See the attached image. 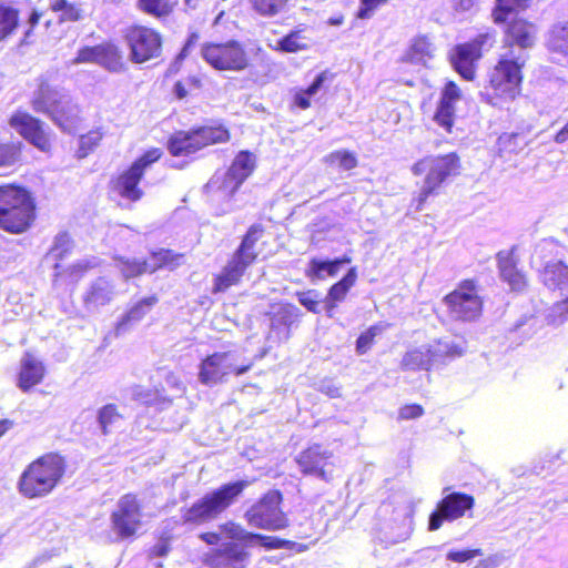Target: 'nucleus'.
I'll return each mask as SVG.
<instances>
[{"label": "nucleus", "mask_w": 568, "mask_h": 568, "mask_svg": "<svg viewBox=\"0 0 568 568\" xmlns=\"http://www.w3.org/2000/svg\"><path fill=\"white\" fill-rule=\"evenodd\" d=\"M30 105L36 113L47 115L63 132L74 134L82 128L80 105L48 79L38 81Z\"/></svg>", "instance_id": "nucleus-1"}, {"label": "nucleus", "mask_w": 568, "mask_h": 568, "mask_svg": "<svg viewBox=\"0 0 568 568\" xmlns=\"http://www.w3.org/2000/svg\"><path fill=\"white\" fill-rule=\"evenodd\" d=\"M67 471L65 458L58 453H45L22 470L18 479V491L27 499L49 496L59 486Z\"/></svg>", "instance_id": "nucleus-2"}, {"label": "nucleus", "mask_w": 568, "mask_h": 568, "mask_svg": "<svg viewBox=\"0 0 568 568\" xmlns=\"http://www.w3.org/2000/svg\"><path fill=\"white\" fill-rule=\"evenodd\" d=\"M37 219V202L24 186L0 185V229L10 234L27 232Z\"/></svg>", "instance_id": "nucleus-3"}, {"label": "nucleus", "mask_w": 568, "mask_h": 568, "mask_svg": "<svg viewBox=\"0 0 568 568\" xmlns=\"http://www.w3.org/2000/svg\"><path fill=\"white\" fill-rule=\"evenodd\" d=\"M246 483L240 480L224 484L217 489L205 494L202 498L192 504V506L183 510V523L201 525L216 519L235 501L244 491Z\"/></svg>", "instance_id": "nucleus-4"}, {"label": "nucleus", "mask_w": 568, "mask_h": 568, "mask_svg": "<svg viewBox=\"0 0 568 568\" xmlns=\"http://www.w3.org/2000/svg\"><path fill=\"white\" fill-rule=\"evenodd\" d=\"M163 155L159 148H151L139 155L130 165L110 180L109 187L119 197L136 203L144 196L141 186L148 169Z\"/></svg>", "instance_id": "nucleus-5"}, {"label": "nucleus", "mask_w": 568, "mask_h": 568, "mask_svg": "<svg viewBox=\"0 0 568 568\" xmlns=\"http://www.w3.org/2000/svg\"><path fill=\"white\" fill-rule=\"evenodd\" d=\"M122 39L129 51V60L143 64L160 59L163 53V34L154 27L133 22L122 29Z\"/></svg>", "instance_id": "nucleus-6"}, {"label": "nucleus", "mask_w": 568, "mask_h": 568, "mask_svg": "<svg viewBox=\"0 0 568 568\" xmlns=\"http://www.w3.org/2000/svg\"><path fill=\"white\" fill-rule=\"evenodd\" d=\"M523 65L519 58H503L498 62L489 75V87L486 88L490 104L500 105L501 102L513 101L519 94Z\"/></svg>", "instance_id": "nucleus-7"}, {"label": "nucleus", "mask_w": 568, "mask_h": 568, "mask_svg": "<svg viewBox=\"0 0 568 568\" xmlns=\"http://www.w3.org/2000/svg\"><path fill=\"white\" fill-rule=\"evenodd\" d=\"M143 503L138 494L122 495L110 514L111 530L118 540H134L143 527Z\"/></svg>", "instance_id": "nucleus-8"}, {"label": "nucleus", "mask_w": 568, "mask_h": 568, "mask_svg": "<svg viewBox=\"0 0 568 568\" xmlns=\"http://www.w3.org/2000/svg\"><path fill=\"white\" fill-rule=\"evenodd\" d=\"M459 168V159L455 153L443 156H427L412 168L414 175L426 173L424 184L418 195L417 209L420 210L427 197L452 175H455Z\"/></svg>", "instance_id": "nucleus-9"}, {"label": "nucleus", "mask_w": 568, "mask_h": 568, "mask_svg": "<svg viewBox=\"0 0 568 568\" xmlns=\"http://www.w3.org/2000/svg\"><path fill=\"white\" fill-rule=\"evenodd\" d=\"M8 123L26 142L37 150L49 153L53 150L57 136L40 118L26 110L14 111Z\"/></svg>", "instance_id": "nucleus-10"}, {"label": "nucleus", "mask_w": 568, "mask_h": 568, "mask_svg": "<svg viewBox=\"0 0 568 568\" xmlns=\"http://www.w3.org/2000/svg\"><path fill=\"white\" fill-rule=\"evenodd\" d=\"M129 57L114 41H103L94 45H83L73 59L75 64H97L111 73H122L128 70Z\"/></svg>", "instance_id": "nucleus-11"}, {"label": "nucleus", "mask_w": 568, "mask_h": 568, "mask_svg": "<svg viewBox=\"0 0 568 568\" xmlns=\"http://www.w3.org/2000/svg\"><path fill=\"white\" fill-rule=\"evenodd\" d=\"M221 534L232 540L222 548L212 550L206 558L210 565L233 566L242 562L246 556L248 532L241 525L234 521H226L220 525Z\"/></svg>", "instance_id": "nucleus-12"}, {"label": "nucleus", "mask_w": 568, "mask_h": 568, "mask_svg": "<svg viewBox=\"0 0 568 568\" xmlns=\"http://www.w3.org/2000/svg\"><path fill=\"white\" fill-rule=\"evenodd\" d=\"M449 316L455 321L471 322L478 318L483 310V301L474 281L462 282L457 288L444 297Z\"/></svg>", "instance_id": "nucleus-13"}, {"label": "nucleus", "mask_w": 568, "mask_h": 568, "mask_svg": "<svg viewBox=\"0 0 568 568\" xmlns=\"http://www.w3.org/2000/svg\"><path fill=\"white\" fill-rule=\"evenodd\" d=\"M202 57L216 70H242L246 67L244 47L234 40L224 43L207 42L203 44Z\"/></svg>", "instance_id": "nucleus-14"}, {"label": "nucleus", "mask_w": 568, "mask_h": 568, "mask_svg": "<svg viewBox=\"0 0 568 568\" xmlns=\"http://www.w3.org/2000/svg\"><path fill=\"white\" fill-rule=\"evenodd\" d=\"M247 365H237L231 352H216L207 355L200 364L199 381L207 386L221 383L227 375H241Z\"/></svg>", "instance_id": "nucleus-15"}, {"label": "nucleus", "mask_w": 568, "mask_h": 568, "mask_svg": "<svg viewBox=\"0 0 568 568\" xmlns=\"http://www.w3.org/2000/svg\"><path fill=\"white\" fill-rule=\"evenodd\" d=\"M282 495L277 490H270L251 508V525L268 530H278L287 526V518L281 510Z\"/></svg>", "instance_id": "nucleus-16"}, {"label": "nucleus", "mask_w": 568, "mask_h": 568, "mask_svg": "<svg viewBox=\"0 0 568 568\" xmlns=\"http://www.w3.org/2000/svg\"><path fill=\"white\" fill-rule=\"evenodd\" d=\"M333 453L320 444L302 450L295 458L300 470L306 476H314L324 481L333 479Z\"/></svg>", "instance_id": "nucleus-17"}, {"label": "nucleus", "mask_w": 568, "mask_h": 568, "mask_svg": "<svg viewBox=\"0 0 568 568\" xmlns=\"http://www.w3.org/2000/svg\"><path fill=\"white\" fill-rule=\"evenodd\" d=\"M474 497L463 493H452L445 496L438 504L436 509L430 514L428 520V529L437 530L444 521H454L463 517L466 510L474 507Z\"/></svg>", "instance_id": "nucleus-18"}, {"label": "nucleus", "mask_w": 568, "mask_h": 568, "mask_svg": "<svg viewBox=\"0 0 568 568\" xmlns=\"http://www.w3.org/2000/svg\"><path fill=\"white\" fill-rule=\"evenodd\" d=\"M247 243L248 233L243 236L241 245L236 250L232 260L229 261L221 273L215 275L214 285L212 288L213 294L225 292L231 286L236 285L241 281L247 266V261L245 260V250Z\"/></svg>", "instance_id": "nucleus-19"}, {"label": "nucleus", "mask_w": 568, "mask_h": 568, "mask_svg": "<svg viewBox=\"0 0 568 568\" xmlns=\"http://www.w3.org/2000/svg\"><path fill=\"white\" fill-rule=\"evenodd\" d=\"M270 338L284 342L291 337V329L301 317V311L293 304L273 305L270 313Z\"/></svg>", "instance_id": "nucleus-20"}, {"label": "nucleus", "mask_w": 568, "mask_h": 568, "mask_svg": "<svg viewBox=\"0 0 568 568\" xmlns=\"http://www.w3.org/2000/svg\"><path fill=\"white\" fill-rule=\"evenodd\" d=\"M47 375V367L33 353L26 352L20 361L17 376V386L23 393H29L42 384Z\"/></svg>", "instance_id": "nucleus-21"}, {"label": "nucleus", "mask_w": 568, "mask_h": 568, "mask_svg": "<svg viewBox=\"0 0 568 568\" xmlns=\"http://www.w3.org/2000/svg\"><path fill=\"white\" fill-rule=\"evenodd\" d=\"M166 148L172 156H189L201 151L193 128L175 131L169 136Z\"/></svg>", "instance_id": "nucleus-22"}, {"label": "nucleus", "mask_w": 568, "mask_h": 568, "mask_svg": "<svg viewBox=\"0 0 568 568\" xmlns=\"http://www.w3.org/2000/svg\"><path fill=\"white\" fill-rule=\"evenodd\" d=\"M536 32L535 24L513 18L507 28V42L517 44L523 49L530 48L535 43Z\"/></svg>", "instance_id": "nucleus-23"}, {"label": "nucleus", "mask_w": 568, "mask_h": 568, "mask_svg": "<svg viewBox=\"0 0 568 568\" xmlns=\"http://www.w3.org/2000/svg\"><path fill=\"white\" fill-rule=\"evenodd\" d=\"M185 254L175 252L171 248H158L151 251L148 257L149 274L166 268L174 271L184 264Z\"/></svg>", "instance_id": "nucleus-24"}, {"label": "nucleus", "mask_w": 568, "mask_h": 568, "mask_svg": "<svg viewBox=\"0 0 568 568\" xmlns=\"http://www.w3.org/2000/svg\"><path fill=\"white\" fill-rule=\"evenodd\" d=\"M248 176V151H241L224 175V187L233 193Z\"/></svg>", "instance_id": "nucleus-25"}, {"label": "nucleus", "mask_w": 568, "mask_h": 568, "mask_svg": "<svg viewBox=\"0 0 568 568\" xmlns=\"http://www.w3.org/2000/svg\"><path fill=\"white\" fill-rule=\"evenodd\" d=\"M474 45H457L452 63L455 70L465 79L473 80L475 74L474 64L480 58Z\"/></svg>", "instance_id": "nucleus-26"}, {"label": "nucleus", "mask_w": 568, "mask_h": 568, "mask_svg": "<svg viewBox=\"0 0 568 568\" xmlns=\"http://www.w3.org/2000/svg\"><path fill=\"white\" fill-rule=\"evenodd\" d=\"M546 43L559 61L568 62V21L555 23L548 32Z\"/></svg>", "instance_id": "nucleus-27"}, {"label": "nucleus", "mask_w": 568, "mask_h": 568, "mask_svg": "<svg viewBox=\"0 0 568 568\" xmlns=\"http://www.w3.org/2000/svg\"><path fill=\"white\" fill-rule=\"evenodd\" d=\"M541 278L548 288L568 293V266L561 261L547 263Z\"/></svg>", "instance_id": "nucleus-28"}, {"label": "nucleus", "mask_w": 568, "mask_h": 568, "mask_svg": "<svg viewBox=\"0 0 568 568\" xmlns=\"http://www.w3.org/2000/svg\"><path fill=\"white\" fill-rule=\"evenodd\" d=\"M178 7V0H136L140 12L158 21L170 19Z\"/></svg>", "instance_id": "nucleus-29"}, {"label": "nucleus", "mask_w": 568, "mask_h": 568, "mask_svg": "<svg viewBox=\"0 0 568 568\" xmlns=\"http://www.w3.org/2000/svg\"><path fill=\"white\" fill-rule=\"evenodd\" d=\"M200 150L227 142L231 138L230 131L222 124H206L193 128Z\"/></svg>", "instance_id": "nucleus-30"}, {"label": "nucleus", "mask_w": 568, "mask_h": 568, "mask_svg": "<svg viewBox=\"0 0 568 568\" xmlns=\"http://www.w3.org/2000/svg\"><path fill=\"white\" fill-rule=\"evenodd\" d=\"M497 260L501 278L509 284L511 290L521 291L526 285V280L524 274L516 268L511 255L499 252Z\"/></svg>", "instance_id": "nucleus-31"}, {"label": "nucleus", "mask_w": 568, "mask_h": 568, "mask_svg": "<svg viewBox=\"0 0 568 568\" xmlns=\"http://www.w3.org/2000/svg\"><path fill=\"white\" fill-rule=\"evenodd\" d=\"M112 285L109 281L100 277L94 281L83 295V303L87 307L106 305L112 300Z\"/></svg>", "instance_id": "nucleus-32"}, {"label": "nucleus", "mask_w": 568, "mask_h": 568, "mask_svg": "<svg viewBox=\"0 0 568 568\" xmlns=\"http://www.w3.org/2000/svg\"><path fill=\"white\" fill-rule=\"evenodd\" d=\"M49 8L53 13L58 14L60 23H75L85 18L82 6L70 0H50Z\"/></svg>", "instance_id": "nucleus-33"}, {"label": "nucleus", "mask_w": 568, "mask_h": 568, "mask_svg": "<svg viewBox=\"0 0 568 568\" xmlns=\"http://www.w3.org/2000/svg\"><path fill=\"white\" fill-rule=\"evenodd\" d=\"M333 80V74L328 71L318 73L314 81L304 90H300L294 95V103L302 110L311 106V100L315 98L324 88L325 84Z\"/></svg>", "instance_id": "nucleus-34"}, {"label": "nucleus", "mask_w": 568, "mask_h": 568, "mask_svg": "<svg viewBox=\"0 0 568 568\" xmlns=\"http://www.w3.org/2000/svg\"><path fill=\"white\" fill-rule=\"evenodd\" d=\"M433 366L445 364L447 359L462 356L463 348L449 341L438 339L433 344H426Z\"/></svg>", "instance_id": "nucleus-35"}, {"label": "nucleus", "mask_w": 568, "mask_h": 568, "mask_svg": "<svg viewBox=\"0 0 568 568\" xmlns=\"http://www.w3.org/2000/svg\"><path fill=\"white\" fill-rule=\"evenodd\" d=\"M356 280V271L355 268H351L347 274L336 284H334L326 296L325 300V310L328 316H332V312L336 306L337 302H341L345 298L348 290L354 285Z\"/></svg>", "instance_id": "nucleus-36"}, {"label": "nucleus", "mask_w": 568, "mask_h": 568, "mask_svg": "<svg viewBox=\"0 0 568 568\" xmlns=\"http://www.w3.org/2000/svg\"><path fill=\"white\" fill-rule=\"evenodd\" d=\"M433 367L426 345L407 351L400 362L404 371H429Z\"/></svg>", "instance_id": "nucleus-37"}, {"label": "nucleus", "mask_w": 568, "mask_h": 568, "mask_svg": "<svg viewBox=\"0 0 568 568\" xmlns=\"http://www.w3.org/2000/svg\"><path fill=\"white\" fill-rule=\"evenodd\" d=\"M19 22L20 10L11 3L0 2V42L17 31Z\"/></svg>", "instance_id": "nucleus-38"}, {"label": "nucleus", "mask_w": 568, "mask_h": 568, "mask_svg": "<svg viewBox=\"0 0 568 568\" xmlns=\"http://www.w3.org/2000/svg\"><path fill=\"white\" fill-rule=\"evenodd\" d=\"M204 88V78L200 74H191L178 80L173 85V93L178 100L196 95Z\"/></svg>", "instance_id": "nucleus-39"}, {"label": "nucleus", "mask_w": 568, "mask_h": 568, "mask_svg": "<svg viewBox=\"0 0 568 568\" xmlns=\"http://www.w3.org/2000/svg\"><path fill=\"white\" fill-rule=\"evenodd\" d=\"M104 138V131L102 128H94L89 130L87 133L79 135L78 149L75 155L78 159H84L95 151Z\"/></svg>", "instance_id": "nucleus-40"}, {"label": "nucleus", "mask_w": 568, "mask_h": 568, "mask_svg": "<svg viewBox=\"0 0 568 568\" xmlns=\"http://www.w3.org/2000/svg\"><path fill=\"white\" fill-rule=\"evenodd\" d=\"M116 266L125 278H134L149 274L148 258H129L124 256L115 257Z\"/></svg>", "instance_id": "nucleus-41"}, {"label": "nucleus", "mask_w": 568, "mask_h": 568, "mask_svg": "<svg viewBox=\"0 0 568 568\" xmlns=\"http://www.w3.org/2000/svg\"><path fill=\"white\" fill-rule=\"evenodd\" d=\"M433 57V45L426 37L416 38L408 52L406 53V60L412 63L426 64L427 60Z\"/></svg>", "instance_id": "nucleus-42"}, {"label": "nucleus", "mask_w": 568, "mask_h": 568, "mask_svg": "<svg viewBox=\"0 0 568 568\" xmlns=\"http://www.w3.org/2000/svg\"><path fill=\"white\" fill-rule=\"evenodd\" d=\"M529 0H496V7L493 11L494 21L505 22L516 10H524L528 7Z\"/></svg>", "instance_id": "nucleus-43"}, {"label": "nucleus", "mask_w": 568, "mask_h": 568, "mask_svg": "<svg viewBox=\"0 0 568 568\" xmlns=\"http://www.w3.org/2000/svg\"><path fill=\"white\" fill-rule=\"evenodd\" d=\"M526 145L524 138L517 133H504L498 138V153L501 158L507 154L518 153Z\"/></svg>", "instance_id": "nucleus-44"}, {"label": "nucleus", "mask_w": 568, "mask_h": 568, "mask_svg": "<svg viewBox=\"0 0 568 568\" xmlns=\"http://www.w3.org/2000/svg\"><path fill=\"white\" fill-rule=\"evenodd\" d=\"M22 144L20 142H0V168H10L21 161Z\"/></svg>", "instance_id": "nucleus-45"}, {"label": "nucleus", "mask_w": 568, "mask_h": 568, "mask_svg": "<svg viewBox=\"0 0 568 568\" xmlns=\"http://www.w3.org/2000/svg\"><path fill=\"white\" fill-rule=\"evenodd\" d=\"M121 418L122 415L115 404H106L99 409L98 420L103 434H108L110 427L115 425Z\"/></svg>", "instance_id": "nucleus-46"}, {"label": "nucleus", "mask_w": 568, "mask_h": 568, "mask_svg": "<svg viewBox=\"0 0 568 568\" xmlns=\"http://www.w3.org/2000/svg\"><path fill=\"white\" fill-rule=\"evenodd\" d=\"M159 302L156 295H151L138 301L128 312L125 318L128 321H140L146 313Z\"/></svg>", "instance_id": "nucleus-47"}, {"label": "nucleus", "mask_w": 568, "mask_h": 568, "mask_svg": "<svg viewBox=\"0 0 568 568\" xmlns=\"http://www.w3.org/2000/svg\"><path fill=\"white\" fill-rule=\"evenodd\" d=\"M455 106L447 104L446 102L438 103L437 110L434 115L435 122L444 128L447 132H450L454 123Z\"/></svg>", "instance_id": "nucleus-48"}, {"label": "nucleus", "mask_w": 568, "mask_h": 568, "mask_svg": "<svg viewBox=\"0 0 568 568\" xmlns=\"http://www.w3.org/2000/svg\"><path fill=\"white\" fill-rule=\"evenodd\" d=\"M326 161L331 164H338L339 168L346 171L357 166L355 154L345 150L332 152L326 156Z\"/></svg>", "instance_id": "nucleus-49"}, {"label": "nucleus", "mask_w": 568, "mask_h": 568, "mask_svg": "<svg viewBox=\"0 0 568 568\" xmlns=\"http://www.w3.org/2000/svg\"><path fill=\"white\" fill-rule=\"evenodd\" d=\"M287 1L288 0H253L255 10L264 16L278 13Z\"/></svg>", "instance_id": "nucleus-50"}, {"label": "nucleus", "mask_w": 568, "mask_h": 568, "mask_svg": "<svg viewBox=\"0 0 568 568\" xmlns=\"http://www.w3.org/2000/svg\"><path fill=\"white\" fill-rule=\"evenodd\" d=\"M298 302L310 312L317 314L321 311L318 310L320 294L316 291H307L297 294Z\"/></svg>", "instance_id": "nucleus-51"}, {"label": "nucleus", "mask_w": 568, "mask_h": 568, "mask_svg": "<svg viewBox=\"0 0 568 568\" xmlns=\"http://www.w3.org/2000/svg\"><path fill=\"white\" fill-rule=\"evenodd\" d=\"M481 549H467V550H452L446 555V558L455 562H465L477 556H481Z\"/></svg>", "instance_id": "nucleus-52"}, {"label": "nucleus", "mask_w": 568, "mask_h": 568, "mask_svg": "<svg viewBox=\"0 0 568 568\" xmlns=\"http://www.w3.org/2000/svg\"><path fill=\"white\" fill-rule=\"evenodd\" d=\"M460 99V90L454 82H448L442 93L440 102L454 105Z\"/></svg>", "instance_id": "nucleus-53"}, {"label": "nucleus", "mask_w": 568, "mask_h": 568, "mask_svg": "<svg viewBox=\"0 0 568 568\" xmlns=\"http://www.w3.org/2000/svg\"><path fill=\"white\" fill-rule=\"evenodd\" d=\"M317 389L331 398H338L341 396V387L333 379L321 381Z\"/></svg>", "instance_id": "nucleus-54"}, {"label": "nucleus", "mask_w": 568, "mask_h": 568, "mask_svg": "<svg viewBox=\"0 0 568 568\" xmlns=\"http://www.w3.org/2000/svg\"><path fill=\"white\" fill-rule=\"evenodd\" d=\"M423 414L424 408L420 405H405L399 409L398 418L403 420L415 419L420 417Z\"/></svg>", "instance_id": "nucleus-55"}, {"label": "nucleus", "mask_w": 568, "mask_h": 568, "mask_svg": "<svg viewBox=\"0 0 568 568\" xmlns=\"http://www.w3.org/2000/svg\"><path fill=\"white\" fill-rule=\"evenodd\" d=\"M551 323L555 325L564 324L568 318V297L554 308Z\"/></svg>", "instance_id": "nucleus-56"}, {"label": "nucleus", "mask_w": 568, "mask_h": 568, "mask_svg": "<svg viewBox=\"0 0 568 568\" xmlns=\"http://www.w3.org/2000/svg\"><path fill=\"white\" fill-rule=\"evenodd\" d=\"M494 43V34L486 32L478 34L471 42L465 43V45H474L477 54L481 55V49L484 47L490 48Z\"/></svg>", "instance_id": "nucleus-57"}, {"label": "nucleus", "mask_w": 568, "mask_h": 568, "mask_svg": "<svg viewBox=\"0 0 568 568\" xmlns=\"http://www.w3.org/2000/svg\"><path fill=\"white\" fill-rule=\"evenodd\" d=\"M280 49L285 52H297L298 50L303 49V45L298 43V38L295 33H291L286 37H284L278 42Z\"/></svg>", "instance_id": "nucleus-58"}, {"label": "nucleus", "mask_w": 568, "mask_h": 568, "mask_svg": "<svg viewBox=\"0 0 568 568\" xmlns=\"http://www.w3.org/2000/svg\"><path fill=\"white\" fill-rule=\"evenodd\" d=\"M386 0H362V6L357 12V18L368 19L372 17L374 10Z\"/></svg>", "instance_id": "nucleus-59"}, {"label": "nucleus", "mask_w": 568, "mask_h": 568, "mask_svg": "<svg viewBox=\"0 0 568 568\" xmlns=\"http://www.w3.org/2000/svg\"><path fill=\"white\" fill-rule=\"evenodd\" d=\"M251 547L253 546H265L267 548H278L281 545V541L273 537H263L261 535H256L251 532Z\"/></svg>", "instance_id": "nucleus-60"}, {"label": "nucleus", "mask_w": 568, "mask_h": 568, "mask_svg": "<svg viewBox=\"0 0 568 568\" xmlns=\"http://www.w3.org/2000/svg\"><path fill=\"white\" fill-rule=\"evenodd\" d=\"M199 41H200V33L196 31L191 32L187 36L186 41L178 55V59L182 60V59L186 58L190 54L192 48H194L199 43Z\"/></svg>", "instance_id": "nucleus-61"}, {"label": "nucleus", "mask_w": 568, "mask_h": 568, "mask_svg": "<svg viewBox=\"0 0 568 568\" xmlns=\"http://www.w3.org/2000/svg\"><path fill=\"white\" fill-rule=\"evenodd\" d=\"M374 338L366 331L362 333L356 341V351L358 354H365L373 345Z\"/></svg>", "instance_id": "nucleus-62"}, {"label": "nucleus", "mask_w": 568, "mask_h": 568, "mask_svg": "<svg viewBox=\"0 0 568 568\" xmlns=\"http://www.w3.org/2000/svg\"><path fill=\"white\" fill-rule=\"evenodd\" d=\"M41 18H42V12L38 9H32V11L30 12V14L28 17L29 28L26 31L27 38L33 33V31L37 28V26L39 24Z\"/></svg>", "instance_id": "nucleus-63"}, {"label": "nucleus", "mask_w": 568, "mask_h": 568, "mask_svg": "<svg viewBox=\"0 0 568 568\" xmlns=\"http://www.w3.org/2000/svg\"><path fill=\"white\" fill-rule=\"evenodd\" d=\"M207 545H217L221 541V534L215 531H205L199 536Z\"/></svg>", "instance_id": "nucleus-64"}]
</instances>
